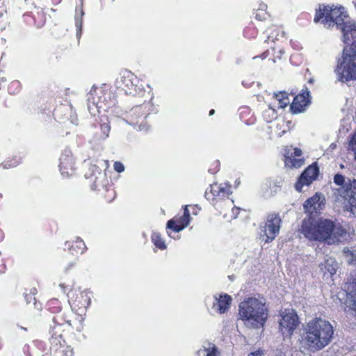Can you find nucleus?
I'll return each mask as SVG.
<instances>
[{
	"label": "nucleus",
	"mask_w": 356,
	"mask_h": 356,
	"mask_svg": "<svg viewBox=\"0 0 356 356\" xmlns=\"http://www.w3.org/2000/svg\"><path fill=\"white\" fill-rule=\"evenodd\" d=\"M215 113V111L213 109H211L210 111H209V115H213Z\"/></svg>",
	"instance_id": "obj_46"
},
{
	"label": "nucleus",
	"mask_w": 356,
	"mask_h": 356,
	"mask_svg": "<svg viewBox=\"0 0 356 356\" xmlns=\"http://www.w3.org/2000/svg\"><path fill=\"white\" fill-rule=\"evenodd\" d=\"M152 241L156 248L161 250H165L167 248L165 241L161 238V234L158 232H154L152 233Z\"/></svg>",
	"instance_id": "obj_31"
},
{
	"label": "nucleus",
	"mask_w": 356,
	"mask_h": 356,
	"mask_svg": "<svg viewBox=\"0 0 356 356\" xmlns=\"http://www.w3.org/2000/svg\"><path fill=\"white\" fill-rule=\"evenodd\" d=\"M167 232H168V236H169L170 237L173 238H175V236H172L171 235V233H170V232H169L168 231Z\"/></svg>",
	"instance_id": "obj_48"
},
{
	"label": "nucleus",
	"mask_w": 356,
	"mask_h": 356,
	"mask_svg": "<svg viewBox=\"0 0 356 356\" xmlns=\"http://www.w3.org/2000/svg\"><path fill=\"white\" fill-rule=\"evenodd\" d=\"M232 218H236L239 213V208L234 207L232 209Z\"/></svg>",
	"instance_id": "obj_40"
},
{
	"label": "nucleus",
	"mask_w": 356,
	"mask_h": 356,
	"mask_svg": "<svg viewBox=\"0 0 356 356\" xmlns=\"http://www.w3.org/2000/svg\"><path fill=\"white\" fill-rule=\"evenodd\" d=\"M343 289L346 292V302L347 306L356 311V275L355 277L350 275V277L344 284Z\"/></svg>",
	"instance_id": "obj_18"
},
{
	"label": "nucleus",
	"mask_w": 356,
	"mask_h": 356,
	"mask_svg": "<svg viewBox=\"0 0 356 356\" xmlns=\"http://www.w3.org/2000/svg\"><path fill=\"white\" fill-rule=\"evenodd\" d=\"M65 246L73 254H81L86 250L85 243L79 237H77L76 240L74 241L73 242L66 241L65 243Z\"/></svg>",
	"instance_id": "obj_24"
},
{
	"label": "nucleus",
	"mask_w": 356,
	"mask_h": 356,
	"mask_svg": "<svg viewBox=\"0 0 356 356\" xmlns=\"http://www.w3.org/2000/svg\"><path fill=\"white\" fill-rule=\"evenodd\" d=\"M102 122L100 124V129L102 131V139H106L108 137L111 126L110 122L106 119V122H103V120H101Z\"/></svg>",
	"instance_id": "obj_33"
},
{
	"label": "nucleus",
	"mask_w": 356,
	"mask_h": 356,
	"mask_svg": "<svg viewBox=\"0 0 356 356\" xmlns=\"http://www.w3.org/2000/svg\"><path fill=\"white\" fill-rule=\"evenodd\" d=\"M284 163L287 167L298 168L304 164V160L303 159H297L293 156L292 154H289V152H286V150H285Z\"/></svg>",
	"instance_id": "obj_27"
},
{
	"label": "nucleus",
	"mask_w": 356,
	"mask_h": 356,
	"mask_svg": "<svg viewBox=\"0 0 356 356\" xmlns=\"http://www.w3.org/2000/svg\"><path fill=\"white\" fill-rule=\"evenodd\" d=\"M231 186H229L227 183L222 184V190L219 191L218 198H224L228 197L230 194H232Z\"/></svg>",
	"instance_id": "obj_34"
},
{
	"label": "nucleus",
	"mask_w": 356,
	"mask_h": 356,
	"mask_svg": "<svg viewBox=\"0 0 356 356\" xmlns=\"http://www.w3.org/2000/svg\"><path fill=\"white\" fill-rule=\"evenodd\" d=\"M333 181L339 188L333 189V195L336 201L344 202L348 210L356 212V179H348L339 173L334 176Z\"/></svg>",
	"instance_id": "obj_4"
},
{
	"label": "nucleus",
	"mask_w": 356,
	"mask_h": 356,
	"mask_svg": "<svg viewBox=\"0 0 356 356\" xmlns=\"http://www.w3.org/2000/svg\"><path fill=\"white\" fill-rule=\"evenodd\" d=\"M58 166L63 177H69L73 175L75 170L74 161L70 150L65 149L61 154Z\"/></svg>",
	"instance_id": "obj_16"
},
{
	"label": "nucleus",
	"mask_w": 356,
	"mask_h": 356,
	"mask_svg": "<svg viewBox=\"0 0 356 356\" xmlns=\"http://www.w3.org/2000/svg\"><path fill=\"white\" fill-rule=\"evenodd\" d=\"M340 30L343 33V41L347 44L346 47L356 48V22L347 19Z\"/></svg>",
	"instance_id": "obj_14"
},
{
	"label": "nucleus",
	"mask_w": 356,
	"mask_h": 356,
	"mask_svg": "<svg viewBox=\"0 0 356 356\" xmlns=\"http://www.w3.org/2000/svg\"><path fill=\"white\" fill-rule=\"evenodd\" d=\"M232 301V298L229 295L221 294L219 298L215 297L212 309L217 313L224 314L230 308Z\"/></svg>",
	"instance_id": "obj_20"
},
{
	"label": "nucleus",
	"mask_w": 356,
	"mask_h": 356,
	"mask_svg": "<svg viewBox=\"0 0 356 356\" xmlns=\"http://www.w3.org/2000/svg\"><path fill=\"white\" fill-rule=\"evenodd\" d=\"M322 197L323 195H321L316 194L307 199L303 204L305 211L312 213L314 211L320 209L321 208V202H323L321 201Z\"/></svg>",
	"instance_id": "obj_23"
},
{
	"label": "nucleus",
	"mask_w": 356,
	"mask_h": 356,
	"mask_svg": "<svg viewBox=\"0 0 356 356\" xmlns=\"http://www.w3.org/2000/svg\"><path fill=\"white\" fill-rule=\"evenodd\" d=\"M113 168L116 172L119 173L124 171V165L120 161H115L113 164Z\"/></svg>",
	"instance_id": "obj_37"
},
{
	"label": "nucleus",
	"mask_w": 356,
	"mask_h": 356,
	"mask_svg": "<svg viewBox=\"0 0 356 356\" xmlns=\"http://www.w3.org/2000/svg\"><path fill=\"white\" fill-rule=\"evenodd\" d=\"M340 168H341V169L344 168V165L343 164H341L340 165Z\"/></svg>",
	"instance_id": "obj_50"
},
{
	"label": "nucleus",
	"mask_w": 356,
	"mask_h": 356,
	"mask_svg": "<svg viewBox=\"0 0 356 356\" xmlns=\"http://www.w3.org/2000/svg\"><path fill=\"white\" fill-rule=\"evenodd\" d=\"M300 232L309 241L323 242L328 245L337 243L348 239L349 236L345 228L337 225L332 220L325 218H305Z\"/></svg>",
	"instance_id": "obj_1"
},
{
	"label": "nucleus",
	"mask_w": 356,
	"mask_h": 356,
	"mask_svg": "<svg viewBox=\"0 0 356 356\" xmlns=\"http://www.w3.org/2000/svg\"><path fill=\"white\" fill-rule=\"evenodd\" d=\"M264 354V350H257V351L250 353L248 356H262Z\"/></svg>",
	"instance_id": "obj_41"
},
{
	"label": "nucleus",
	"mask_w": 356,
	"mask_h": 356,
	"mask_svg": "<svg viewBox=\"0 0 356 356\" xmlns=\"http://www.w3.org/2000/svg\"><path fill=\"white\" fill-rule=\"evenodd\" d=\"M264 15V14L261 16L260 14L257 13V14H256V17H257V19H259V20H261L262 19H264V18H265Z\"/></svg>",
	"instance_id": "obj_43"
},
{
	"label": "nucleus",
	"mask_w": 356,
	"mask_h": 356,
	"mask_svg": "<svg viewBox=\"0 0 356 356\" xmlns=\"http://www.w3.org/2000/svg\"><path fill=\"white\" fill-rule=\"evenodd\" d=\"M291 154H292V156L294 157H299L302 155V150L298 148H295L293 149V152Z\"/></svg>",
	"instance_id": "obj_39"
},
{
	"label": "nucleus",
	"mask_w": 356,
	"mask_h": 356,
	"mask_svg": "<svg viewBox=\"0 0 356 356\" xmlns=\"http://www.w3.org/2000/svg\"><path fill=\"white\" fill-rule=\"evenodd\" d=\"M19 84V83L17 81H15L11 83V85L13 86H17Z\"/></svg>",
	"instance_id": "obj_44"
},
{
	"label": "nucleus",
	"mask_w": 356,
	"mask_h": 356,
	"mask_svg": "<svg viewBox=\"0 0 356 356\" xmlns=\"http://www.w3.org/2000/svg\"><path fill=\"white\" fill-rule=\"evenodd\" d=\"M59 286L60 287V289H61V290L63 291V292L64 293H66V291H67V286H65V284H59Z\"/></svg>",
	"instance_id": "obj_42"
},
{
	"label": "nucleus",
	"mask_w": 356,
	"mask_h": 356,
	"mask_svg": "<svg viewBox=\"0 0 356 356\" xmlns=\"http://www.w3.org/2000/svg\"><path fill=\"white\" fill-rule=\"evenodd\" d=\"M84 15V12L83 10H81L80 11V17L79 16L75 17V25L76 28V37L79 38L81 36V29H82V17Z\"/></svg>",
	"instance_id": "obj_35"
},
{
	"label": "nucleus",
	"mask_w": 356,
	"mask_h": 356,
	"mask_svg": "<svg viewBox=\"0 0 356 356\" xmlns=\"http://www.w3.org/2000/svg\"><path fill=\"white\" fill-rule=\"evenodd\" d=\"M110 93L105 92L102 88L92 87L87 95V105L89 113L95 115L99 113L100 109L106 111L110 108L111 104L107 101L106 96Z\"/></svg>",
	"instance_id": "obj_8"
},
{
	"label": "nucleus",
	"mask_w": 356,
	"mask_h": 356,
	"mask_svg": "<svg viewBox=\"0 0 356 356\" xmlns=\"http://www.w3.org/2000/svg\"><path fill=\"white\" fill-rule=\"evenodd\" d=\"M268 315L266 300L263 298L249 297L239 304V319L248 327L259 328L263 326Z\"/></svg>",
	"instance_id": "obj_3"
},
{
	"label": "nucleus",
	"mask_w": 356,
	"mask_h": 356,
	"mask_svg": "<svg viewBox=\"0 0 356 356\" xmlns=\"http://www.w3.org/2000/svg\"><path fill=\"white\" fill-rule=\"evenodd\" d=\"M343 255L349 265L356 266V254L348 248L343 249Z\"/></svg>",
	"instance_id": "obj_32"
},
{
	"label": "nucleus",
	"mask_w": 356,
	"mask_h": 356,
	"mask_svg": "<svg viewBox=\"0 0 356 356\" xmlns=\"http://www.w3.org/2000/svg\"><path fill=\"white\" fill-rule=\"evenodd\" d=\"M348 150L354 154V158L356 160V131L351 135L348 143Z\"/></svg>",
	"instance_id": "obj_36"
},
{
	"label": "nucleus",
	"mask_w": 356,
	"mask_h": 356,
	"mask_svg": "<svg viewBox=\"0 0 356 356\" xmlns=\"http://www.w3.org/2000/svg\"><path fill=\"white\" fill-rule=\"evenodd\" d=\"M190 212L187 206H185L184 213L180 217L174 218L167 222L166 229L175 232H179L185 229L191 222Z\"/></svg>",
	"instance_id": "obj_15"
},
{
	"label": "nucleus",
	"mask_w": 356,
	"mask_h": 356,
	"mask_svg": "<svg viewBox=\"0 0 356 356\" xmlns=\"http://www.w3.org/2000/svg\"><path fill=\"white\" fill-rule=\"evenodd\" d=\"M337 81L346 83L356 80V48L344 47L334 69Z\"/></svg>",
	"instance_id": "obj_5"
},
{
	"label": "nucleus",
	"mask_w": 356,
	"mask_h": 356,
	"mask_svg": "<svg viewBox=\"0 0 356 356\" xmlns=\"http://www.w3.org/2000/svg\"><path fill=\"white\" fill-rule=\"evenodd\" d=\"M116 84L118 88L123 90L127 95L144 97L145 92L138 79L130 71L124 70L120 74Z\"/></svg>",
	"instance_id": "obj_7"
},
{
	"label": "nucleus",
	"mask_w": 356,
	"mask_h": 356,
	"mask_svg": "<svg viewBox=\"0 0 356 356\" xmlns=\"http://www.w3.org/2000/svg\"><path fill=\"white\" fill-rule=\"evenodd\" d=\"M270 38H272V40H274V36L273 35H270L268 37V39H270Z\"/></svg>",
	"instance_id": "obj_49"
},
{
	"label": "nucleus",
	"mask_w": 356,
	"mask_h": 356,
	"mask_svg": "<svg viewBox=\"0 0 356 356\" xmlns=\"http://www.w3.org/2000/svg\"><path fill=\"white\" fill-rule=\"evenodd\" d=\"M266 8V5L263 4V5H261V6H260L259 10H264Z\"/></svg>",
	"instance_id": "obj_45"
},
{
	"label": "nucleus",
	"mask_w": 356,
	"mask_h": 356,
	"mask_svg": "<svg viewBox=\"0 0 356 356\" xmlns=\"http://www.w3.org/2000/svg\"><path fill=\"white\" fill-rule=\"evenodd\" d=\"M350 17L345 8L338 5L323 6L316 12L314 21L321 22L325 27L331 28L334 26L339 29H341L343 23Z\"/></svg>",
	"instance_id": "obj_6"
},
{
	"label": "nucleus",
	"mask_w": 356,
	"mask_h": 356,
	"mask_svg": "<svg viewBox=\"0 0 356 356\" xmlns=\"http://www.w3.org/2000/svg\"><path fill=\"white\" fill-rule=\"evenodd\" d=\"M281 218L279 214L270 213L268 215L264 225H261V238L265 243L273 241L280 232Z\"/></svg>",
	"instance_id": "obj_10"
},
{
	"label": "nucleus",
	"mask_w": 356,
	"mask_h": 356,
	"mask_svg": "<svg viewBox=\"0 0 356 356\" xmlns=\"http://www.w3.org/2000/svg\"><path fill=\"white\" fill-rule=\"evenodd\" d=\"M147 104H141L134 107L127 114L124 120L138 131H147V126L145 122L148 113Z\"/></svg>",
	"instance_id": "obj_9"
},
{
	"label": "nucleus",
	"mask_w": 356,
	"mask_h": 356,
	"mask_svg": "<svg viewBox=\"0 0 356 356\" xmlns=\"http://www.w3.org/2000/svg\"><path fill=\"white\" fill-rule=\"evenodd\" d=\"M334 336L332 323L321 317L309 321L300 336V344L302 351L316 353L328 346Z\"/></svg>",
	"instance_id": "obj_2"
},
{
	"label": "nucleus",
	"mask_w": 356,
	"mask_h": 356,
	"mask_svg": "<svg viewBox=\"0 0 356 356\" xmlns=\"http://www.w3.org/2000/svg\"><path fill=\"white\" fill-rule=\"evenodd\" d=\"M60 330V327H54L51 331L50 343L55 350L56 356H74L72 349L63 346L65 341L62 338V334L59 333Z\"/></svg>",
	"instance_id": "obj_13"
},
{
	"label": "nucleus",
	"mask_w": 356,
	"mask_h": 356,
	"mask_svg": "<svg viewBox=\"0 0 356 356\" xmlns=\"http://www.w3.org/2000/svg\"><path fill=\"white\" fill-rule=\"evenodd\" d=\"M281 181H268L261 186L263 196L266 198L274 195L277 193V188L281 186Z\"/></svg>",
	"instance_id": "obj_25"
},
{
	"label": "nucleus",
	"mask_w": 356,
	"mask_h": 356,
	"mask_svg": "<svg viewBox=\"0 0 356 356\" xmlns=\"http://www.w3.org/2000/svg\"><path fill=\"white\" fill-rule=\"evenodd\" d=\"M67 296L72 308L86 311L90 305L92 295V291L86 289L83 291H72Z\"/></svg>",
	"instance_id": "obj_12"
},
{
	"label": "nucleus",
	"mask_w": 356,
	"mask_h": 356,
	"mask_svg": "<svg viewBox=\"0 0 356 356\" xmlns=\"http://www.w3.org/2000/svg\"><path fill=\"white\" fill-rule=\"evenodd\" d=\"M234 202L232 200H229L228 201V204H229V206H232Z\"/></svg>",
	"instance_id": "obj_47"
},
{
	"label": "nucleus",
	"mask_w": 356,
	"mask_h": 356,
	"mask_svg": "<svg viewBox=\"0 0 356 356\" xmlns=\"http://www.w3.org/2000/svg\"><path fill=\"white\" fill-rule=\"evenodd\" d=\"M222 190V184H211L209 189L205 191V197L207 200H214L219 196V191Z\"/></svg>",
	"instance_id": "obj_28"
},
{
	"label": "nucleus",
	"mask_w": 356,
	"mask_h": 356,
	"mask_svg": "<svg viewBox=\"0 0 356 356\" xmlns=\"http://www.w3.org/2000/svg\"><path fill=\"white\" fill-rule=\"evenodd\" d=\"M318 174V168L315 165H309L302 173L298 181L295 185L296 191L301 192L303 186H309L314 180H315Z\"/></svg>",
	"instance_id": "obj_17"
},
{
	"label": "nucleus",
	"mask_w": 356,
	"mask_h": 356,
	"mask_svg": "<svg viewBox=\"0 0 356 356\" xmlns=\"http://www.w3.org/2000/svg\"><path fill=\"white\" fill-rule=\"evenodd\" d=\"M309 102V91L306 89L301 94L294 97L291 104V110L293 113H302L305 110Z\"/></svg>",
	"instance_id": "obj_19"
},
{
	"label": "nucleus",
	"mask_w": 356,
	"mask_h": 356,
	"mask_svg": "<svg viewBox=\"0 0 356 356\" xmlns=\"http://www.w3.org/2000/svg\"><path fill=\"white\" fill-rule=\"evenodd\" d=\"M19 163V161H14L13 162L6 161V162L3 163L1 165L4 169H8L9 168H12V167H15V166L17 165Z\"/></svg>",
	"instance_id": "obj_38"
},
{
	"label": "nucleus",
	"mask_w": 356,
	"mask_h": 356,
	"mask_svg": "<svg viewBox=\"0 0 356 356\" xmlns=\"http://www.w3.org/2000/svg\"><path fill=\"white\" fill-rule=\"evenodd\" d=\"M277 114L275 110V106L270 104L268 108L264 111L263 117L267 122H270L272 120L277 118Z\"/></svg>",
	"instance_id": "obj_30"
},
{
	"label": "nucleus",
	"mask_w": 356,
	"mask_h": 356,
	"mask_svg": "<svg viewBox=\"0 0 356 356\" xmlns=\"http://www.w3.org/2000/svg\"><path fill=\"white\" fill-rule=\"evenodd\" d=\"M274 96L275 97V100L277 102V106L279 108H284L290 104L289 95L285 92L275 93Z\"/></svg>",
	"instance_id": "obj_29"
},
{
	"label": "nucleus",
	"mask_w": 356,
	"mask_h": 356,
	"mask_svg": "<svg viewBox=\"0 0 356 356\" xmlns=\"http://www.w3.org/2000/svg\"><path fill=\"white\" fill-rule=\"evenodd\" d=\"M298 316L295 310L292 309H285L282 314L280 321V329L285 337H291L293 331L299 325Z\"/></svg>",
	"instance_id": "obj_11"
},
{
	"label": "nucleus",
	"mask_w": 356,
	"mask_h": 356,
	"mask_svg": "<svg viewBox=\"0 0 356 356\" xmlns=\"http://www.w3.org/2000/svg\"><path fill=\"white\" fill-rule=\"evenodd\" d=\"M92 170L93 172V176H95V179L93 181L92 188L95 191L106 190L109 191L110 189L106 188L107 179L106 175L102 173L99 168L96 165L92 166Z\"/></svg>",
	"instance_id": "obj_21"
},
{
	"label": "nucleus",
	"mask_w": 356,
	"mask_h": 356,
	"mask_svg": "<svg viewBox=\"0 0 356 356\" xmlns=\"http://www.w3.org/2000/svg\"><path fill=\"white\" fill-rule=\"evenodd\" d=\"M320 268L324 275L329 273L333 275L337 272L338 264L334 259L330 257L325 259L324 263L320 264Z\"/></svg>",
	"instance_id": "obj_26"
},
{
	"label": "nucleus",
	"mask_w": 356,
	"mask_h": 356,
	"mask_svg": "<svg viewBox=\"0 0 356 356\" xmlns=\"http://www.w3.org/2000/svg\"><path fill=\"white\" fill-rule=\"evenodd\" d=\"M195 356H220V353L213 343L204 341L196 351Z\"/></svg>",
	"instance_id": "obj_22"
}]
</instances>
